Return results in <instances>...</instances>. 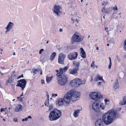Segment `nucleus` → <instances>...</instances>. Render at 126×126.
Segmentation results:
<instances>
[{"label": "nucleus", "mask_w": 126, "mask_h": 126, "mask_svg": "<svg viewBox=\"0 0 126 126\" xmlns=\"http://www.w3.org/2000/svg\"><path fill=\"white\" fill-rule=\"evenodd\" d=\"M22 109V106L21 105H19L15 108L14 110L16 112H18L21 111Z\"/></svg>", "instance_id": "17"}, {"label": "nucleus", "mask_w": 126, "mask_h": 126, "mask_svg": "<svg viewBox=\"0 0 126 126\" xmlns=\"http://www.w3.org/2000/svg\"><path fill=\"white\" fill-rule=\"evenodd\" d=\"M52 108L53 105L52 104L50 105L49 107L48 110L50 111Z\"/></svg>", "instance_id": "31"}, {"label": "nucleus", "mask_w": 126, "mask_h": 126, "mask_svg": "<svg viewBox=\"0 0 126 126\" xmlns=\"http://www.w3.org/2000/svg\"><path fill=\"white\" fill-rule=\"evenodd\" d=\"M23 93L21 94L20 96V97H21V96H23Z\"/></svg>", "instance_id": "54"}, {"label": "nucleus", "mask_w": 126, "mask_h": 126, "mask_svg": "<svg viewBox=\"0 0 126 126\" xmlns=\"http://www.w3.org/2000/svg\"><path fill=\"white\" fill-rule=\"evenodd\" d=\"M44 51V49H41L39 51V53L40 54H42V52L43 51Z\"/></svg>", "instance_id": "34"}, {"label": "nucleus", "mask_w": 126, "mask_h": 126, "mask_svg": "<svg viewBox=\"0 0 126 126\" xmlns=\"http://www.w3.org/2000/svg\"><path fill=\"white\" fill-rule=\"evenodd\" d=\"M27 118H28H28H31V119L32 118V117H31V116H29Z\"/></svg>", "instance_id": "48"}, {"label": "nucleus", "mask_w": 126, "mask_h": 126, "mask_svg": "<svg viewBox=\"0 0 126 126\" xmlns=\"http://www.w3.org/2000/svg\"><path fill=\"white\" fill-rule=\"evenodd\" d=\"M53 12L58 16H59L62 14L61 7L59 5H54L52 9Z\"/></svg>", "instance_id": "7"}, {"label": "nucleus", "mask_w": 126, "mask_h": 126, "mask_svg": "<svg viewBox=\"0 0 126 126\" xmlns=\"http://www.w3.org/2000/svg\"><path fill=\"white\" fill-rule=\"evenodd\" d=\"M105 10V8H103V9L101 11L102 12H103Z\"/></svg>", "instance_id": "45"}, {"label": "nucleus", "mask_w": 126, "mask_h": 126, "mask_svg": "<svg viewBox=\"0 0 126 126\" xmlns=\"http://www.w3.org/2000/svg\"><path fill=\"white\" fill-rule=\"evenodd\" d=\"M117 7L116 6V5L114 7L113 9V10H117Z\"/></svg>", "instance_id": "35"}, {"label": "nucleus", "mask_w": 126, "mask_h": 126, "mask_svg": "<svg viewBox=\"0 0 126 126\" xmlns=\"http://www.w3.org/2000/svg\"><path fill=\"white\" fill-rule=\"evenodd\" d=\"M23 74H22L21 75L19 76L17 78L18 79H19L21 77H23Z\"/></svg>", "instance_id": "38"}, {"label": "nucleus", "mask_w": 126, "mask_h": 126, "mask_svg": "<svg viewBox=\"0 0 126 126\" xmlns=\"http://www.w3.org/2000/svg\"><path fill=\"white\" fill-rule=\"evenodd\" d=\"M85 81V79L82 81L80 79L76 78L71 81V85L73 87H78L80 84H84Z\"/></svg>", "instance_id": "5"}, {"label": "nucleus", "mask_w": 126, "mask_h": 126, "mask_svg": "<svg viewBox=\"0 0 126 126\" xmlns=\"http://www.w3.org/2000/svg\"><path fill=\"white\" fill-rule=\"evenodd\" d=\"M38 69H35L34 68L32 70L33 73V74H36L37 72L38 71Z\"/></svg>", "instance_id": "28"}, {"label": "nucleus", "mask_w": 126, "mask_h": 126, "mask_svg": "<svg viewBox=\"0 0 126 126\" xmlns=\"http://www.w3.org/2000/svg\"><path fill=\"white\" fill-rule=\"evenodd\" d=\"M27 83V81L24 79H20L18 81V83L16 86L20 87L21 90H23L25 87Z\"/></svg>", "instance_id": "10"}, {"label": "nucleus", "mask_w": 126, "mask_h": 126, "mask_svg": "<svg viewBox=\"0 0 126 126\" xmlns=\"http://www.w3.org/2000/svg\"><path fill=\"white\" fill-rule=\"evenodd\" d=\"M22 121L23 122H24L25 121V119H22Z\"/></svg>", "instance_id": "55"}, {"label": "nucleus", "mask_w": 126, "mask_h": 126, "mask_svg": "<svg viewBox=\"0 0 126 126\" xmlns=\"http://www.w3.org/2000/svg\"><path fill=\"white\" fill-rule=\"evenodd\" d=\"M103 122L102 119H98L95 121V126H103Z\"/></svg>", "instance_id": "14"}, {"label": "nucleus", "mask_w": 126, "mask_h": 126, "mask_svg": "<svg viewBox=\"0 0 126 126\" xmlns=\"http://www.w3.org/2000/svg\"><path fill=\"white\" fill-rule=\"evenodd\" d=\"M80 50H81L80 53L81 56L84 58H85L86 57V54L83 49L82 48H81Z\"/></svg>", "instance_id": "21"}, {"label": "nucleus", "mask_w": 126, "mask_h": 126, "mask_svg": "<svg viewBox=\"0 0 126 126\" xmlns=\"http://www.w3.org/2000/svg\"><path fill=\"white\" fill-rule=\"evenodd\" d=\"M80 95L79 92L71 90L64 95L63 98H60L58 99V103L59 106H62L64 104V100L66 104H68L70 101H75L79 99Z\"/></svg>", "instance_id": "1"}, {"label": "nucleus", "mask_w": 126, "mask_h": 126, "mask_svg": "<svg viewBox=\"0 0 126 126\" xmlns=\"http://www.w3.org/2000/svg\"><path fill=\"white\" fill-rule=\"evenodd\" d=\"M124 49L126 51V40L125 41L124 43Z\"/></svg>", "instance_id": "30"}, {"label": "nucleus", "mask_w": 126, "mask_h": 126, "mask_svg": "<svg viewBox=\"0 0 126 126\" xmlns=\"http://www.w3.org/2000/svg\"><path fill=\"white\" fill-rule=\"evenodd\" d=\"M94 61H93L91 64V67H93L94 65Z\"/></svg>", "instance_id": "33"}, {"label": "nucleus", "mask_w": 126, "mask_h": 126, "mask_svg": "<svg viewBox=\"0 0 126 126\" xmlns=\"http://www.w3.org/2000/svg\"><path fill=\"white\" fill-rule=\"evenodd\" d=\"M4 110V109L3 108H1V112H2Z\"/></svg>", "instance_id": "43"}, {"label": "nucleus", "mask_w": 126, "mask_h": 126, "mask_svg": "<svg viewBox=\"0 0 126 126\" xmlns=\"http://www.w3.org/2000/svg\"><path fill=\"white\" fill-rule=\"evenodd\" d=\"M99 105H100V106H99L100 109H101V108L102 109L104 110L105 107L104 104L103 103H101Z\"/></svg>", "instance_id": "26"}, {"label": "nucleus", "mask_w": 126, "mask_h": 126, "mask_svg": "<svg viewBox=\"0 0 126 126\" xmlns=\"http://www.w3.org/2000/svg\"><path fill=\"white\" fill-rule=\"evenodd\" d=\"M78 56V53L77 52H73L70 53L67 56V58L69 60H73L76 59Z\"/></svg>", "instance_id": "11"}, {"label": "nucleus", "mask_w": 126, "mask_h": 126, "mask_svg": "<svg viewBox=\"0 0 126 126\" xmlns=\"http://www.w3.org/2000/svg\"><path fill=\"white\" fill-rule=\"evenodd\" d=\"M94 80L95 81H97L99 80H102L103 82L104 81L102 78V77H101L99 75H97L95 77L94 79Z\"/></svg>", "instance_id": "20"}, {"label": "nucleus", "mask_w": 126, "mask_h": 126, "mask_svg": "<svg viewBox=\"0 0 126 126\" xmlns=\"http://www.w3.org/2000/svg\"><path fill=\"white\" fill-rule=\"evenodd\" d=\"M73 66L75 67V68H77L78 69L79 67V62L76 61H74L73 62Z\"/></svg>", "instance_id": "19"}, {"label": "nucleus", "mask_w": 126, "mask_h": 126, "mask_svg": "<svg viewBox=\"0 0 126 126\" xmlns=\"http://www.w3.org/2000/svg\"><path fill=\"white\" fill-rule=\"evenodd\" d=\"M25 121H27L28 120V118H26L25 119Z\"/></svg>", "instance_id": "49"}, {"label": "nucleus", "mask_w": 126, "mask_h": 126, "mask_svg": "<svg viewBox=\"0 0 126 126\" xmlns=\"http://www.w3.org/2000/svg\"><path fill=\"white\" fill-rule=\"evenodd\" d=\"M104 101L106 104H108L110 102L109 99H105Z\"/></svg>", "instance_id": "27"}, {"label": "nucleus", "mask_w": 126, "mask_h": 126, "mask_svg": "<svg viewBox=\"0 0 126 126\" xmlns=\"http://www.w3.org/2000/svg\"><path fill=\"white\" fill-rule=\"evenodd\" d=\"M71 20H72V21H73V22H74V19H73L72 18H71Z\"/></svg>", "instance_id": "56"}, {"label": "nucleus", "mask_w": 126, "mask_h": 126, "mask_svg": "<svg viewBox=\"0 0 126 126\" xmlns=\"http://www.w3.org/2000/svg\"><path fill=\"white\" fill-rule=\"evenodd\" d=\"M47 100H49V95L48 94H47Z\"/></svg>", "instance_id": "42"}, {"label": "nucleus", "mask_w": 126, "mask_h": 126, "mask_svg": "<svg viewBox=\"0 0 126 126\" xmlns=\"http://www.w3.org/2000/svg\"><path fill=\"white\" fill-rule=\"evenodd\" d=\"M93 78L92 77V79H91V81H93Z\"/></svg>", "instance_id": "62"}, {"label": "nucleus", "mask_w": 126, "mask_h": 126, "mask_svg": "<svg viewBox=\"0 0 126 126\" xmlns=\"http://www.w3.org/2000/svg\"><path fill=\"white\" fill-rule=\"evenodd\" d=\"M13 120L15 122H16L18 121L17 119L16 118H14Z\"/></svg>", "instance_id": "36"}, {"label": "nucleus", "mask_w": 126, "mask_h": 126, "mask_svg": "<svg viewBox=\"0 0 126 126\" xmlns=\"http://www.w3.org/2000/svg\"><path fill=\"white\" fill-rule=\"evenodd\" d=\"M66 55L62 53H60L58 58V63L60 64H63Z\"/></svg>", "instance_id": "12"}, {"label": "nucleus", "mask_w": 126, "mask_h": 126, "mask_svg": "<svg viewBox=\"0 0 126 126\" xmlns=\"http://www.w3.org/2000/svg\"><path fill=\"white\" fill-rule=\"evenodd\" d=\"M109 59L110 60V62H111V60L110 57H109Z\"/></svg>", "instance_id": "51"}, {"label": "nucleus", "mask_w": 126, "mask_h": 126, "mask_svg": "<svg viewBox=\"0 0 126 126\" xmlns=\"http://www.w3.org/2000/svg\"><path fill=\"white\" fill-rule=\"evenodd\" d=\"M98 49H99V48L98 47H97L96 48V49L97 50H98Z\"/></svg>", "instance_id": "60"}, {"label": "nucleus", "mask_w": 126, "mask_h": 126, "mask_svg": "<svg viewBox=\"0 0 126 126\" xmlns=\"http://www.w3.org/2000/svg\"><path fill=\"white\" fill-rule=\"evenodd\" d=\"M106 32H108V34H109V31L108 30H106Z\"/></svg>", "instance_id": "61"}, {"label": "nucleus", "mask_w": 126, "mask_h": 126, "mask_svg": "<svg viewBox=\"0 0 126 126\" xmlns=\"http://www.w3.org/2000/svg\"><path fill=\"white\" fill-rule=\"evenodd\" d=\"M102 83V82H99L98 83V85L99 86L101 85V83Z\"/></svg>", "instance_id": "41"}, {"label": "nucleus", "mask_w": 126, "mask_h": 126, "mask_svg": "<svg viewBox=\"0 0 126 126\" xmlns=\"http://www.w3.org/2000/svg\"><path fill=\"white\" fill-rule=\"evenodd\" d=\"M120 104L122 105L126 104V96H125L123 97V101L120 102Z\"/></svg>", "instance_id": "23"}, {"label": "nucleus", "mask_w": 126, "mask_h": 126, "mask_svg": "<svg viewBox=\"0 0 126 126\" xmlns=\"http://www.w3.org/2000/svg\"><path fill=\"white\" fill-rule=\"evenodd\" d=\"M56 52H53L52 53L50 57V60L51 61H53L56 56Z\"/></svg>", "instance_id": "22"}, {"label": "nucleus", "mask_w": 126, "mask_h": 126, "mask_svg": "<svg viewBox=\"0 0 126 126\" xmlns=\"http://www.w3.org/2000/svg\"><path fill=\"white\" fill-rule=\"evenodd\" d=\"M61 115V112L57 110H55L51 111L50 113L48 116L49 120L53 121L59 118Z\"/></svg>", "instance_id": "3"}, {"label": "nucleus", "mask_w": 126, "mask_h": 126, "mask_svg": "<svg viewBox=\"0 0 126 126\" xmlns=\"http://www.w3.org/2000/svg\"><path fill=\"white\" fill-rule=\"evenodd\" d=\"M41 82L42 84H44L45 82L44 80L42 79L41 80Z\"/></svg>", "instance_id": "40"}, {"label": "nucleus", "mask_w": 126, "mask_h": 126, "mask_svg": "<svg viewBox=\"0 0 126 126\" xmlns=\"http://www.w3.org/2000/svg\"><path fill=\"white\" fill-rule=\"evenodd\" d=\"M80 110L79 109H77L74 110L73 113V115L75 117H77L78 116L79 114Z\"/></svg>", "instance_id": "18"}, {"label": "nucleus", "mask_w": 126, "mask_h": 126, "mask_svg": "<svg viewBox=\"0 0 126 126\" xmlns=\"http://www.w3.org/2000/svg\"><path fill=\"white\" fill-rule=\"evenodd\" d=\"M83 38L78 34H76V32L73 34L71 39V43L73 44L75 42H79L82 41Z\"/></svg>", "instance_id": "6"}, {"label": "nucleus", "mask_w": 126, "mask_h": 126, "mask_svg": "<svg viewBox=\"0 0 126 126\" xmlns=\"http://www.w3.org/2000/svg\"><path fill=\"white\" fill-rule=\"evenodd\" d=\"M0 54H2V49H1L0 50Z\"/></svg>", "instance_id": "47"}, {"label": "nucleus", "mask_w": 126, "mask_h": 126, "mask_svg": "<svg viewBox=\"0 0 126 126\" xmlns=\"http://www.w3.org/2000/svg\"><path fill=\"white\" fill-rule=\"evenodd\" d=\"M52 96H57V94H53L52 95Z\"/></svg>", "instance_id": "44"}, {"label": "nucleus", "mask_w": 126, "mask_h": 126, "mask_svg": "<svg viewBox=\"0 0 126 126\" xmlns=\"http://www.w3.org/2000/svg\"><path fill=\"white\" fill-rule=\"evenodd\" d=\"M114 87L115 89H117L119 88V84L118 81L114 83Z\"/></svg>", "instance_id": "25"}, {"label": "nucleus", "mask_w": 126, "mask_h": 126, "mask_svg": "<svg viewBox=\"0 0 126 126\" xmlns=\"http://www.w3.org/2000/svg\"><path fill=\"white\" fill-rule=\"evenodd\" d=\"M14 25V24L13 23L11 22H9L8 23L7 27L5 28L6 29V31H5V33H7L8 32H9L10 30L12 29Z\"/></svg>", "instance_id": "13"}, {"label": "nucleus", "mask_w": 126, "mask_h": 126, "mask_svg": "<svg viewBox=\"0 0 126 126\" xmlns=\"http://www.w3.org/2000/svg\"><path fill=\"white\" fill-rule=\"evenodd\" d=\"M53 76H51L50 77H49L47 76L46 80L47 83H49L51 80Z\"/></svg>", "instance_id": "24"}, {"label": "nucleus", "mask_w": 126, "mask_h": 126, "mask_svg": "<svg viewBox=\"0 0 126 126\" xmlns=\"http://www.w3.org/2000/svg\"><path fill=\"white\" fill-rule=\"evenodd\" d=\"M100 101L99 100H96L92 105V109L96 112L100 111L99 105Z\"/></svg>", "instance_id": "9"}, {"label": "nucleus", "mask_w": 126, "mask_h": 126, "mask_svg": "<svg viewBox=\"0 0 126 126\" xmlns=\"http://www.w3.org/2000/svg\"><path fill=\"white\" fill-rule=\"evenodd\" d=\"M119 116V114L118 112L112 110L103 114L102 120L105 125H108L112 123L113 120Z\"/></svg>", "instance_id": "2"}, {"label": "nucleus", "mask_w": 126, "mask_h": 126, "mask_svg": "<svg viewBox=\"0 0 126 126\" xmlns=\"http://www.w3.org/2000/svg\"><path fill=\"white\" fill-rule=\"evenodd\" d=\"M5 67H1V69H5Z\"/></svg>", "instance_id": "50"}, {"label": "nucleus", "mask_w": 126, "mask_h": 126, "mask_svg": "<svg viewBox=\"0 0 126 126\" xmlns=\"http://www.w3.org/2000/svg\"><path fill=\"white\" fill-rule=\"evenodd\" d=\"M45 106L48 107L49 105V100H46L45 103Z\"/></svg>", "instance_id": "29"}, {"label": "nucleus", "mask_w": 126, "mask_h": 126, "mask_svg": "<svg viewBox=\"0 0 126 126\" xmlns=\"http://www.w3.org/2000/svg\"><path fill=\"white\" fill-rule=\"evenodd\" d=\"M90 97L94 100H98V99L102 97V95L96 92L91 93L89 95Z\"/></svg>", "instance_id": "8"}, {"label": "nucleus", "mask_w": 126, "mask_h": 126, "mask_svg": "<svg viewBox=\"0 0 126 126\" xmlns=\"http://www.w3.org/2000/svg\"><path fill=\"white\" fill-rule=\"evenodd\" d=\"M75 21L77 22V23H78V20L77 19H76L75 20Z\"/></svg>", "instance_id": "52"}, {"label": "nucleus", "mask_w": 126, "mask_h": 126, "mask_svg": "<svg viewBox=\"0 0 126 126\" xmlns=\"http://www.w3.org/2000/svg\"><path fill=\"white\" fill-rule=\"evenodd\" d=\"M108 29V28L106 27L105 28V30H107V29Z\"/></svg>", "instance_id": "58"}, {"label": "nucleus", "mask_w": 126, "mask_h": 126, "mask_svg": "<svg viewBox=\"0 0 126 126\" xmlns=\"http://www.w3.org/2000/svg\"><path fill=\"white\" fill-rule=\"evenodd\" d=\"M63 31V30L62 29H60L59 30V31L60 32H62Z\"/></svg>", "instance_id": "46"}, {"label": "nucleus", "mask_w": 126, "mask_h": 126, "mask_svg": "<svg viewBox=\"0 0 126 126\" xmlns=\"http://www.w3.org/2000/svg\"><path fill=\"white\" fill-rule=\"evenodd\" d=\"M0 73H1V74L2 75H3V74H3L1 72H0Z\"/></svg>", "instance_id": "64"}, {"label": "nucleus", "mask_w": 126, "mask_h": 126, "mask_svg": "<svg viewBox=\"0 0 126 126\" xmlns=\"http://www.w3.org/2000/svg\"><path fill=\"white\" fill-rule=\"evenodd\" d=\"M13 55H16L15 53V52H14V53H13Z\"/></svg>", "instance_id": "59"}, {"label": "nucleus", "mask_w": 126, "mask_h": 126, "mask_svg": "<svg viewBox=\"0 0 126 126\" xmlns=\"http://www.w3.org/2000/svg\"><path fill=\"white\" fill-rule=\"evenodd\" d=\"M57 79L58 80L57 82L60 85L64 86L67 81V76L65 74H60L59 73L56 74Z\"/></svg>", "instance_id": "4"}, {"label": "nucleus", "mask_w": 126, "mask_h": 126, "mask_svg": "<svg viewBox=\"0 0 126 126\" xmlns=\"http://www.w3.org/2000/svg\"><path fill=\"white\" fill-rule=\"evenodd\" d=\"M111 63L110 62L109 65V69H110V68L111 66Z\"/></svg>", "instance_id": "37"}, {"label": "nucleus", "mask_w": 126, "mask_h": 126, "mask_svg": "<svg viewBox=\"0 0 126 126\" xmlns=\"http://www.w3.org/2000/svg\"><path fill=\"white\" fill-rule=\"evenodd\" d=\"M42 71H41V72H40V74L41 75H42Z\"/></svg>", "instance_id": "57"}, {"label": "nucleus", "mask_w": 126, "mask_h": 126, "mask_svg": "<svg viewBox=\"0 0 126 126\" xmlns=\"http://www.w3.org/2000/svg\"><path fill=\"white\" fill-rule=\"evenodd\" d=\"M78 70V68H74L73 69H69V74L72 75L77 74Z\"/></svg>", "instance_id": "15"}, {"label": "nucleus", "mask_w": 126, "mask_h": 126, "mask_svg": "<svg viewBox=\"0 0 126 126\" xmlns=\"http://www.w3.org/2000/svg\"><path fill=\"white\" fill-rule=\"evenodd\" d=\"M55 71L57 73H58L59 72V70H56Z\"/></svg>", "instance_id": "53"}, {"label": "nucleus", "mask_w": 126, "mask_h": 126, "mask_svg": "<svg viewBox=\"0 0 126 126\" xmlns=\"http://www.w3.org/2000/svg\"><path fill=\"white\" fill-rule=\"evenodd\" d=\"M116 58H117V59L118 61L119 62L120 61V59L118 57V56H116Z\"/></svg>", "instance_id": "39"}, {"label": "nucleus", "mask_w": 126, "mask_h": 126, "mask_svg": "<svg viewBox=\"0 0 126 126\" xmlns=\"http://www.w3.org/2000/svg\"><path fill=\"white\" fill-rule=\"evenodd\" d=\"M68 68V67L67 66H65L63 68H60V72L58 73L60 74H63V73L66 72Z\"/></svg>", "instance_id": "16"}, {"label": "nucleus", "mask_w": 126, "mask_h": 126, "mask_svg": "<svg viewBox=\"0 0 126 126\" xmlns=\"http://www.w3.org/2000/svg\"><path fill=\"white\" fill-rule=\"evenodd\" d=\"M20 101H22V98H21L20 100Z\"/></svg>", "instance_id": "63"}, {"label": "nucleus", "mask_w": 126, "mask_h": 126, "mask_svg": "<svg viewBox=\"0 0 126 126\" xmlns=\"http://www.w3.org/2000/svg\"><path fill=\"white\" fill-rule=\"evenodd\" d=\"M11 81L10 79H8L6 82V84L8 85V84L11 83Z\"/></svg>", "instance_id": "32"}]
</instances>
